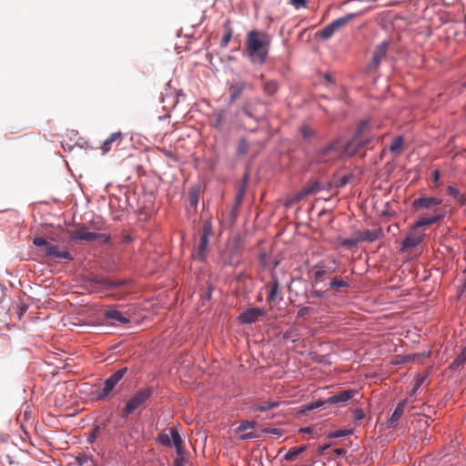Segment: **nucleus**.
Listing matches in <instances>:
<instances>
[{
	"instance_id": "27",
	"label": "nucleus",
	"mask_w": 466,
	"mask_h": 466,
	"mask_svg": "<svg viewBox=\"0 0 466 466\" xmlns=\"http://www.w3.org/2000/svg\"><path fill=\"white\" fill-rule=\"evenodd\" d=\"M329 286L334 292H339L341 289L350 288V282L345 279L334 278L329 281Z\"/></svg>"
},
{
	"instance_id": "5",
	"label": "nucleus",
	"mask_w": 466,
	"mask_h": 466,
	"mask_svg": "<svg viewBox=\"0 0 466 466\" xmlns=\"http://www.w3.org/2000/svg\"><path fill=\"white\" fill-rule=\"evenodd\" d=\"M127 372V368L123 367L111 374L107 379H106L102 390L97 392L96 399L102 400L108 397L116 385L123 379Z\"/></svg>"
},
{
	"instance_id": "13",
	"label": "nucleus",
	"mask_w": 466,
	"mask_h": 466,
	"mask_svg": "<svg viewBox=\"0 0 466 466\" xmlns=\"http://www.w3.org/2000/svg\"><path fill=\"white\" fill-rule=\"evenodd\" d=\"M424 237V233L417 232L412 226L411 230L407 233L405 238L401 242V250L403 251L419 246L423 241Z\"/></svg>"
},
{
	"instance_id": "28",
	"label": "nucleus",
	"mask_w": 466,
	"mask_h": 466,
	"mask_svg": "<svg viewBox=\"0 0 466 466\" xmlns=\"http://www.w3.org/2000/svg\"><path fill=\"white\" fill-rule=\"evenodd\" d=\"M121 132H115V133H112L103 143L102 147H101V149H102V152L103 154H106L110 149H111V146L112 144L117 140L118 138H120L121 137Z\"/></svg>"
},
{
	"instance_id": "7",
	"label": "nucleus",
	"mask_w": 466,
	"mask_h": 466,
	"mask_svg": "<svg viewBox=\"0 0 466 466\" xmlns=\"http://www.w3.org/2000/svg\"><path fill=\"white\" fill-rule=\"evenodd\" d=\"M240 112L258 123L265 117L266 106L260 100H254L243 106Z\"/></svg>"
},
{
	"instance_id": "53",
	"label": "nucleus",
	"mask_w": 466,
	"mask_h": 466,
	"mask_svg": "<svg viewBox=\"0 0 466 466\" xmlns=\"http://www.w3.org/2000/svg\"><path fill=\"white\" fill-rule=\"evenodd\" d=\"M277 431H278V429H275V428L268 431V432L273 433V434H276Z\"/></svg>"
},
{
	"instance_id": "44",
	"label": "nucleus",
	"mask_w": 466,
	"mask_h": 466,
	"mask_svg": "<svg viewBox=\"0 0 466 466\" xmlns=\"http://www.w3.org/2000/svg\"><path fill=\"white\" fill-rule=\"evenodd\" d=\"M98 428H95L87 436L88 443H93L97 437Z\"/></svg>"
},
{
	"instance_id": "9",
	"label": "nucleus",
	"mask_w": 466,
	"mask_h": 466,
	"mask_svg": "<svg viewBox=\"0 0 466 466\" xmlns=\"http://www.w3.org/2000/svg\"><path fill=\"white\" fill-rule=\"evenodd\" d=\"M158 439L165 446H174L176 448L177 454L181 455L183 453L182 439L177 430L171 429L169 433L163 432L159 435Z\"/></svg>"
},
{
	"instance_id": "19",
	"label": "nucleus",
	"mask_w": 466,
	"mask_h": 466,
	"mask_svg": "<svg viewBox=\"0 0 466 466\" xmlns=\"http://www.w3.org/2000/svg\"><path fill=\"white\" fill-rule=\"evenodd\" d=\"M357 234L360 242H374L383 236L381 229L359 230Z\"/></svg>"
},
{
	"instance_id": "42",
	"label": "nucleus",
	"mask_w": 466,
	"mask_h": 466,
	"mask_svg": "<svg viewBox=\"0 0 466 466\" xmlns=\"http://www.w3.org/2000/svg\"><path fill=\"white\" fill-rule=\"evenodd\" d=\"M365 417V413L361 409H356L353 411V419L355 421L361 420Z\"/></svg>"
},
{
	"instance_id": "43",
	"label": "nucleus",
	"mask_w": 466,
	"mask_h": 466,
	"mask_svg": "<svg viewBox=\"0 0 466 466\" xmlns=\"http://www.w3.org/2000/svg\"><path fill=\"white\" fill-rule=\"evenodd\" d=\"M311 311H312V309L310 307H302L301 309H299L297 317L303 318Z\"/></svg>"
},
{
	"instance_id": "22",
	"label": "nucleus",
	"mask_w": 466,
	"mask_h": 466,
	"mask_svg": "<svg viewBox=\"0 0 466 466\" xmlns=\"http://www.w3.org/2000/svg\"><path fill=\"white\" fill-rule=\"evenodd\" d=\"M335 268L325 266L322 262L317 263L313 267V277L316 283L323 280V276L328 273H332Z\"/></svg>"
},
{
	"instance_id": "6",
	"label": "nucleus",
	"mask_w": 466,
	"mask_h": 466,
	"mask_svg": "<svg viewBox=\"0 0 466 466\" xmlns=\"http://www.w3.org/2000/svg\"><path fill=\"white\" fill-rule=\"evenodd\" d=\"M356 16L357 14L351 13L335 19L330 24L324 26L322 30L319 32V37L322 39L330 38L338 30H339L342 26L346 25Z\"/></svg>"
},
{
	"instance_id": "20",
	"label": "nucleus",
	"mask_w": 466,
	"mask_h": 466,
	"mask_svg": "<svg viewBox=\"0 0 466 466\" xmlns=\"http://www.w3.org/2000/svg\"><path fill=\"white\" fill-rule=\"evenodd\" d=\"M227 115L226 109H215L209 116L212 127L220 129L226 122Z\"/></svg>"
},
{
	"instance_id": "26",
	"label": "nucleus",
	"mask_w": 466,
	"mask_h": 466,
	"mask_svg": "<svg viewBox=\"0 0 466 466\" xmlns=\"http://www.w3.org/2000/svg\"><path fill=\"white\" fill-rule=\"evenodd\" d=\"M447 192L461 206H466V195L461 193L459 189L453 186H448Z\"/></svg>"
},
{
	"instance_id": "21",
	"label": "nucleus",
	"mask_w": 466,
	"mask_h": 466,
	"mask_svg": "<svg viewBox=\"0 0 466 466\" xmlns=\"http://www.w3.org/2000/svg\"><path fill=\"white\" fill-rule=\"evenodd\" d=\"M104 317L106 319H110L114 322H117L119 324H127L130 322V319L125 317L121 311L116 309H108L104 311Z\"/></svg>"
},
{
	"instance_id": "31",
	"label": "nucleus",
	"mask_w": 466,
	"mask_h": 466,
	"mask_svg": "<svg viewBox=\"0 0 466 466\" xmlns=\"http://www.w3.org/2000/svg\"><path fill=\"white\" fill-rule=\"evenodd\" d=\"M353 432H354L353 429H342V430H338V431L329 432L327 437L329 439L347 437V436L353 434Z\"/></svg>"
},
{
	"instance_id": "25",
	"label": "nucleus",
	"mask_w": 466,
	"mask_h": 466,
	"mask_svg": "<svg viewBox=\"0 0 466 466\" xmlns=\"http://www.w3.org/2000/svg\"><path fill=\"white\" fill-rule=\"evenodd\" d=\"M248 181V175H245L243 177V181H242L241 185L238 187V192L235 197V206L236 207H238L243 200V198H244V195H245V192L247 189Z\"/></svg>"
},
{
	"instance_id": "30",
	"label": "nucleus",
	"mask_w": 466,
	"mask_h": 466,
	"mask_svg": "<svg viewBox=\"0 0 466 466\" xmlns=\"http://www.w3.org/2000/svg\"><path fill=\"white\" fill-rule=\"evenodd\" d=\"M306 448L307 447L305 445H302L297 448L290 449L284 455V459L286 461H293L298 455L303 452L306 450Z\"/></svg>"
},
{
	"instance_id": "3",
	"label": "nucleus",
	"mask_w": 466,
	"mask_h": 466,
	"mask_svg": "<svg viewBox=\"0 0 466 466\" xmlns=\"http://www.w3.org/2000/svg\"><path fill=\"white\" fill-rule=\"evenodd\" d=\"M154 393L152 387L138 389L126 402L122 410V417L127 418L137 410H143L147 407Z\"/></svg>"
},
{
	"instance_id": "4",
	"label": "nucleus",
	"mask_w": 466,
	"mask_h": 466,
	"mask_svg": "<svg viewBox=\"0 0 466 466\" xmlns=\"http://www.w3.org/2000/svg\"><path fill=\"white\" fill-rule=\"evenodd\" d=\"M33 244L40 248L48 258H64L67 260L73 259L67 249H61L58 245H54L42 237H35L33 239Z\"/></svg>"
},
{
	"instance_id": "48",
	"label": "nucleus",
	"mask_w": 466,
	"mask_h": 466,
	"mask_svg": "<svg viewBox=\"0 0 466 466\" xmlns=\"http://www.w3.org/2000/svg\"><path fill=\"white\" fill-rule=\"evenodd\" d=\"M333 452L338 456H342L347 453V451L343 448H337L333 451Z\"/></svg>"
},
{
	"instance_id": "38",
	"label": "nucleus",
	"mask_w": 466,
	"mask_h": 466,
	"mask_svg": "<svg viewBox=\"0 0 466 466\" xmlns=\"http://www.w3.org/2000/svg\"><path fill=\"white\" fill-rule=\"evenodd\" d=\"M301 136L304 139H309L313 135L314 131L308 126H304L301 127Z\"/></svg>"
},
{
	"instance_id": "14",
	"label": "nucleus",
	"mask_w": 466,
	"mask_h": 466,
	"mask_svg": "<svg viewBox=\"0 0 466 466\" xmlns=\"http://www.w3.org/2000/svg\"><path fill=\"white\" fill-rule=\"evenodd\" d=\"M358 393V390L347 389L327 398L326 403L329 405H338L343 402H347L350 400L353 399Z\"/></svg>"
},
{
	"instance_id": "57",
	"label": "nucleus",
	"mask_w": 466,
	"mask_h": 466,
	"mask_svg": "<svg viewBox=\"0 0 466 466\" xmlns=\"http://www.w3.org/2000/svg\"><path fill=\"white\" fill-rule=\"evenodd\" d=\"M289 333H285L284 334V339H289Z\"/></svg>"
},
{
	"instance_id": "41",
	"label": "nucleus",
	"mask_w": 466,
	"mask_h": 466,
	"mask_svg": "<svg viewBox=\"0 0 466 466\" xmlns=\"http://www.w3.org/2000/svg\"><path fill=\"white\" fill-rule=\"evenodd\" d=\"M238 252H239V247L238 245H236L235 249L232 253V257L228 262L229 265H236L238 263V258H236L237 255L238 254Z\"/></svg>"
},
{
	"instance_id": "10",
	"label": "nucleus",
	"mask_w": 466,
	"mask_h": 466,
	"mask_svg": "<svg viewBox=\"0 0 466 466\" xmlns=\"http://www.w3.org/2000/svg\"><path fill=\"white\" fill-rule=\"evenodd\" d=\"M73 238L84 240L87 242L102 241L107 243L110 240V237L104 233H96L89 231L86 227H82L76 229L73 234Z\"/></svg>"
},
{
	"instance_id": "40",
	"label": "nucleus",
	"mask_w": 466,
	"mask_h": 466,
	"mask_svg": "<svg viewBox=\"0 0 466 466\" xmlns=\"http://www.w3.org/2000/svg\"><path fill=\"white\" fill-rule=\"evenodd\" d=\"M306 0H289V4L293 5L297 10L306 6Z\"/></svg>"
},
{
	"instance_id": "18",
	"label": "nucleus",
	"mask_w": 466,
	"mask_h": 466,
	"mask_svg": "<svg viewBox=\"0 0 466 466\" xmlns=\"http://www.w3.org/2000/svg\"><path fill=\"white\" fill-rule=\"evenodd\" d=\"M406 400L400 401L397 403L391 416L387 420L388 428H396L399 424L400 419L402 417L404 413V410L406 407Z\"/></svg>"
},
{
	"instance_id": "24",
	"label": "nucleus",
	"mask_w": 466,
	"mask_h": 466,
	"mask_svg": "<svg viewBox=\"0 0 466 466\" xmlns=\"http://www.w3.org/2000/svg\"><path fill=\"white\" fill-rule=\"evenodd\" d=\"M262 88L267 96H273L279 90V84L276 80H265L262 84Z\"/></svg>"
},
{
	"instance_id": "15",
	"label": "nucleus",
	"mask_w": 466,
	"mask_h": 466,
	"mask_svg": "<svg viewBox=\"0 0 466 466\" xmlns=\"http://www.w3.org/2000/svg\"><path fill=\"white\" fill-rule=\"evenodd\" d=\"M442 203V199L436 197L424 196L415 198L412 207L416 209H427L439 206Z\"/></svg>"
},
{
	"instance_id": "12",
	"label": "nucleus",
	"mask_w": 466,
	"mask_h": 466,
	"mask_svg": "<svg viewBox=\"0 0 466 466\" xmlns=\"http://www.w3.org/2000/svg\"><path fill=\"white\" fill-rule=\"evenodd\" d=\"M212 234V225L211 222L207 220L204 222L202 233L200 236V241L197 248V256L199 259H203L206 256L208 239Z\"/></svg>"
},
{
	"instance_id": "52",
	"label": "nucleus",
	"mask_w": 466,
	"mask_h": 466,
	"mask_svg": "<svg viewBox=\"0 0 466 466\" xmlns=\"http://www.w3.org/2000/svg\"><path fill=\"white\" fill-rule=\"evenodd\" d=\"M324 78L328 83H332L331 76L329 74H325Z\"/></svg>"
},
{
	"instance_id": "50",
	"label": "nucleus",
	"mask_w": 466,
	"mask_h": 466,
	"mask_svg": "<svg viewBox=\"0 0 466 466\" xmlns=\"http://www.w3.org/2000/svg\"><path fill=\"white\" fill-rule=\"evenodd\" d=\"M329 447H330V444H325V445L321 446L319 449V454L322 455L325 452V451H327Z\"/></svg>"
},
{
	"instance_id": "47",
	"label": "nucleus",
	"mask_w": 466,
	"mask_h": 466,
	"mask_svg": "<svg viewBox=\"0 0 466 466\" xmlns=\"http://www.w3.org/2000/svg\"><path fill=\"white\" fill-rule=\"evenodd\" d=\"M423 381H424V377L419 378L416 380V383H415L414 388H413V391H416L420 387V385L422 384Z\"/></svg>"
},
{
	"instance_id": "45",
	"label": "nucleus",
	"mask_w": 466,
	"mask_h": 466,
	"mask_svg": "<svg viewBox=\"0 0 466 466\" xmlns=\"http://www.w3.org/2000/svg\"><path fill=\"white\" fill-rule=\"evenodd\" d=\"M254 425H255V422L246 420L241 423V425L239 426V430L246 431L248 429H252L254 427Z\"/></svg>"
},
{
	"instance_id": "51",
	"label": "nucleus",
	"mask_w": 466,
	"mask_h": 466,
	"mask_svg": "<svg viewBox=\"0 0 466 466\" xmlns=\"http://www.w3.org/2000/svg\"><path fill=\"white\" fill-rule=\"evenodd\" d=\"M299 431L303 432V433H311L313 431V429L310 427H305V428H301L299 430Z\"/></svg>"
},
{
	"instance_id": "39",
	"label": "nucleus",
	"mask_w": 466,
	"mask_h": 466,
	"mask_svg": "<svg viewBox=\"0 0 466 466\" xmlns=\"http://www.w3.org/2000/svg\"><path fill=\"white\" fill-rule=\"evenodd\" d=\"M232 37V29L228 28L221 39V46H227Z\"/></svg>"
},
{
	"instance_id": "46",
	"label": "nucleus",
	"mask_w": 466,
	"mask_h": 466,
	"mask_svg": "<svg viewBox=\"0 0 466 466\" xmlns=\"http://www.w3.org/2000/svg\"><path fill=\"white\" fill-rule=\"evenodd\" d=\"M185 464V459L181 455H178L176 457L173 462V466H184Z\"/></svg>"
},
{
	"instance_id": "17",
	"label": "nucleus",
	"mask_w": 466,
	"mask_h": 466,
	"mask_svg": "<svg viewBox=\"0 0 466 466\" xmlns=\"http://www.w3.org/2000/svg\"><path fill=\"white\" fill-rule=\"evenodd\" d=\"M445 216V212L441 210H434V214L432 216H425L420 217L419 219L413 224L414 229H417L421 227L431 226L440 220H441Z\"/></svg>"
},
{
	"instance_id": "2",
	"label": "nucleus",
	"mask_w": 466,
	"mask_h": 466,
	"mask_svg": "<svg viewBox=\"0 0 466 466\" xmlns=\"http://www.w3.org/2000/svg\"><path fill=\"white\" fill-rule=\"evenodd\" d=\"M270 45L269 36L263 31L250 30L247 33L246 56L253 64L265 63Z\"/></svg>"
},
{
	"instance_id": "54",
	"label": "nucleus",
	"mask_w": 466,
	"mask_h": 466,
	"mask_svg": "<svg viewBox=\"0 0 466 466\" xmlns=\"http://www.w3.org/2000/svg\"><path fill=\"white\" fill-rule=\"evenodd\" d=\"M79 465H82L84 463V460L81 458L77 459Z\"/></svg>"
},
{
	"instance_id": "37",
	"label": "nucleus",
	"mask_w": 466,
	"mask_h": 466,
	"mask_svg": "<svg viewBox=\"0 0 466 466\" xmlns=\"http://www.w3.org/2000/svg\"><path fill=\"white\" fill-rule=\"evenodd\" d=\"M327 404L326 403V399L325 400H317V401H313L309 404H308L305 408L306 410H313L315 409H318L319 407H322L323 405Z\"/></svg>"
},
{
	"instance_id": "34",
	"label": "nucleus",
	"mask_w": 466,
	"mask_h": 466,
	"mask_svg": "<svg viewBox=\"0 0 466 466\" xmlns=\"http://www.w3.org/2000/svg\"><path fill=\"white\" fill-rule=\"evenodd\" d=\"M249 143L246 138H240L237 146V155L244 156L248 152Z\"/></svg>"
},
{
	"instance_id": "56",
	"label": "nucleus",
	"mask_w": 466,
	"mask_h": 466,
	"mask_svg": "<svg viewBox=\"0 0 466 466\" xmlns=\"http://www.w3.org/2000/svg\"><path fill=\"white\" fill-rule=\"evenodd\" d=\"M314 294L316 297H320V292L319 291H314Z\"/></svg>"
},
{
	"instance_id": "8",
	"label": "nucleus",
	"mask_w": 466,
	"mask_h": 466,
	"mask_svg": "<svg viewBox=\"0 0 466 466\" xmlns=\"http://www.w3.org/2000/svg\"><path fill=\"white\" fill-rule=\"evenodd\" d=\"M326 188L325 185L318 180L309 182L303 188L295 194L288 202L287 206L302 200L309 195L317 194Z\"/></svg>"
},
{
	"instance_id": "29",
	"label": "nucleus",
	"mask_w": 466,
	"mask_h": 466,
	"mask_svg": "<svg viewBox=\"0 0 466 466\" xmlns=\"http://www.w3.org/2000/svg\"><path fill=\"white\" fill-rule=\"evenodd\" d=\"M402 145H403V137L401 136H398L392 139V141L389 147V149L391 153L399 154V153H400Z\"/></svg>"
},
{
	"instance_id": "1",
	"label": "nucleus",
	"mask_w": 466,
	"mask_h": 466,
	"mask_svg": "<svg viewBox=\"0 0 466 466\" xmlns=\"http://www.w3.org/2000/svg\"><path fill=\"white\" fill-rule=\"evenodd\" d=\"M367 122H362L357 128L353 137L343 147L339 140H333L327 146L315 152L314 159L317 164L330 165L342 158L344 154L353 155L357 150L366 146L370 140L363 137Z\"/></svg>"
},
{
	"instance_id": "16",
	"label": "nucleus",
	"mask_w": 466,
	"mask_h": 466,
	"mask_svg": "<svg viewBox=\"0 0 466 466\" xmlns=\"http://www.w3.org/2000/svg\"><path fill=\"white\" fill-rule=\"evenodd\" d=\"M266 315V310L260 308H249L244 310L238 317V319L243 324L254 323L258 317Z\"/></svg>"
},
{
	"instance_id": "36",
	"label": "nucleus",
	"mask_w": 466,
	"mask_h": 466,
	"mask_svg": "<svg viewBox=\"0 0 466 466\" xmlns=\"http://www.w3.org/2000/svg\"><path fill=\"white\" fill-rule=\"evenodd\" d=\"M466 362V346L461 350V352L453 360L451 367L457 368L463 365Z\"/></svg>"
},
{
	"instance_id": "49",
	"label": "nucleus",
	"mask_w": 466,
	"mask_h": 466,
	"mask_svg": "<svg viewBox=\"0 0 466 466\" xmlns=\"http://www.w3.org/2000/svg\"><path fill=\"white\" fill-rule=\"evenodd\" d=\"M432 179H433V182L435 184L438 183L439 179H440V172L439 170H434L433 173H432Z\"/></svg>"
},
{
	"instance_id": "23",
	"label": "nucleus",
	"mask_w": 466,
	"mask_h": 466,
	"mask_svg": "<svg viewBox=\"0 0 466 466\" xmlns=\"http://www.w3.org/2000/svg\"><path fill=\"white\" fill-rule=\"evenodd\" d=\"M246 88V83L242 80L237 81L229 86V100L234 102L240 97L244 89Z\"/></svg>"
},
{
	"instance_id": "55",
	"label": "nucleus",
	"mask_w": 466,
	"mask_h": 466,
	"mask_svg": "<svg viewBox=\"0 0 466 466\" xmlns=\"http://www.w3.org/2000/svg\"><path fill=\"white\" fill-rule=\"evenodd\" d=\"M346 183H347V179H346V177H344V178L342 179V181H341V185L343 186V185H345Z\"/></svg>"
},
{
	"instance_id": "33",
	"label": "nucleus",
	"mask_w": 466,
	"mask_h": 466,
	"mask_svg": "<svg viewBox=\"0 0 466 466\" xmlns=\"http://www.w3.org/2000/svg\"><path fill=\"white\" fill-rule=\"evenodd\" d=\"M281 404L280 401H267L258 405L255 410L258 411H267L268 410L276 409Z\"/></svg>"
},
{
	"instance_id": "32",
	"label": "nucleus",
	"mask_w": 466,
	"mask_h": 466,
	"mask_svg": "<svg viewBox=\"0 0 466 466\" xmlns=\"http://www.w3.org/2000/svg\"><path fill=\"white\" fill-rule=\"evenodd\" d=\"M360 243V240H358V234L355 232L353 238H347L340 239V244L345 247L348 249H351Z\"/></svg>"
},
{
	"instance_id": "35",
	"label": "nucleus",
	"mask_w": 466,
	"mask_h": 466,
	"mask_svg": "<svg viewBox=\"0 0 466 466\" xmlns=\"http://www.w3.org/2000/svg\"><path fill=\"white\" fill-rule=\"evenodd\" d=\"M279 293V283L278 279H274L270 286V290L268 296V301H275L277 299V296Z\"/></svg>"
},
{
	"instance_id": "11",
	"label": "nucleus",
	"mask_w": 466,
	"mask_h": 466,
	"mask_svg": "<svg viewBox=\"0 0 466 466\" xmlns=\"http://www.w3.org/2000/svg\"><path fill=\"white\" fill-rule=\"evenodd\" d=\"M390 44L389 40H384L375 47L372 59L369 65L370 70H377L380 63L386 59Z\"/></svg>"
}]
</instances>
